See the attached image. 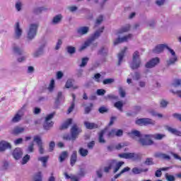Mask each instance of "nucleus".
Instances as JSON below:
<instances>
[{
    "label": "nucleus",
    "instance_id": "f257e3e1",
    "mask_svg": "<svg viewBox=\"0 0 181 181\" xmlns=\"http://www.w3.org/2000/svg\"><path fill=\"white\" fill-rule=\"evenodd\" d=\"M104 32V27L100 28L99 30H96L95 33L87 40L84 42L83 45H81L79 50L80 52H83L85 49H87L94 40H97L101 36V34Z\"/></svg>",
    "mask_w": 181,
    "mask_h": 181
},
{
    "label": "nucleus",
    "instance_id": "f03ea898",
    "mask_svg": "<svg viewBox=\"0 0 181 181\" xmlns=\"http://www.w3.org/2000/svg\"><path fill=\"white\" fill-rule=\"evenodd\" d=\"M37 29H39V23H30L27 30V39L28 40H33L37 35Z\"/></svg>",
    "mask_w": 181,
    "mask_h": 181
},
{
    "label": "nucleus",
    "instance_id": "7ed1b4c3",
    "mask_svg": "<svg viewBox=\"0 0 181 181\" xmlns=\"http://www.w3.org/2000/svg\"><path fill=\"white\" fill-rule=\"evenodd\" d=\"M142 62L141 61V56L139 52L135 51L132 55V62L130 63V68L132 70H136L141 67Z\"/></svg>",
    "mask_w": 181,
    "mask_h": 181
},
{
    "label": "nucleus",
    "instance_id": "20e7f679",
    "mask_svg": "<svg viewBox=\"0 0 181 181\" xmlns=\"http://www.w3.org/2000/svg\"><path fill=\"white\" fill-rule=\"evenodd\" d=\"M166 49L171 54V57H170L166 61V66L169 67L170 66H174V64H176V62H177V56L176 55V52H175V50L172 49V48L169 47L168 45L166 47Z\"/></svg>",
    "mask_w": 181,
    "mask_h": 181
},
{
    "label": "nucleus",
    "instance_id": "39448f33",
    "mask_svg": "<svg viewBox=\"0 0 181 181\" xmlns=\"http://www.w3.org/2000/svg\"><path fill=\"white\" fill-rule=\"evenodd\" d=\"M151 134H144L141 136L139 139V143L141 146H151V145H153V141H152V137H149Z\"/></svg>",
    "mask_w": 181,
    "mask_h": 181
},
{
    "label": "nucleus",
    "instance_id": "423d86ee",
    "mask_svg": "<svg viewBox=\"0 0 181 181\" xmlns=\"http://www.w3.org/2000/svg\"><path fill=\"white\" fill-rule=\"evenodd\" d=\"M13 38L16 40H19L21 37H22V35H23V30L22 29V27H21V23L19 22H16L13 25Z\"/></svg>",
    "mask_w": 181,
    "mask_h": 181
},
{
    "label": "nucleus",
    "instance_id": "0eeeda50",
    "mask_svg": "<svg viewBox=\"0 0 181 181\" xmlns=\"http://www.w3.org/2000/svg\"><path fill=\"white\" fill-rule=\"evenodd\" d=\"M25 108H26V105H24L14 115L11 119V122L16 124L22 120L23 115H25Z\"/></svg>",
    "mask_w": 181,
    "mask_h": 181
},
{
    "label": "nucleus",
    "instance_id": "6e6552de",
    "mask_svg": "<svg viewBox=\"0 0 181 181\" xmlns=\"http://www.w3.org/2000/svg\"><path fill=\"white\" fill-rule=\"evenodd\" d=\"M82 130L77 124H74L71 128V135L72 136V141H76L78 135L81 134Z\"/></svg>",
    "mask_w": 181,
    "mask_h": 181
},
{
    "label": "nucleus",
    "instance_id": "1a4fd4ad",
    "mask_svg": "<svg viewBox=\"0 0 181 181\" xmlns=\"http://www.w3.org/2000/svg\"><path fill=\"white\" fill-rule=\"evenodd\" d=\"M54 117V112L50 113L45 117V122H44V129L47 131H49L52 127H53V122L52 119Z\"/></svg>",
    "mask_w": 181,
    "mask_h": 181
},
{
    "label": "nucleus",
    "instance_id": "9d476101",
    "mask_svg": "<svg viewBox=\"0 0 181 181\" xmlns=\"http://www.w3.org/2000/svg\"><path fill=\"white\" fill-rule=\"evenodd\" d=\"M119 158L124 159H132L133 160H138L139 159V154L136 153H124L119 154Z\"/></svg>",
    "mask_w": 181,
    "mask_h": 181
},
{
    "label": "nucleus",
    "instance_id": "9b49d317",
    "mask_svg": "<svg viewBox=\"0 0 181 181\" xmlns=\"http://www.w3.org/2000/svg\"><path fill=\"white\" fill-rule=\"evenodd\" d=\"M159 63H160V59H159V57H155L147 62L145 64V67L146 69H153V67H156Z\"/></svg>",
    "mask_w": 181,
    "mask_h": 181
},
{
    "label": "nucleus",
    "instance_id": "f8f14e48",
    "mask_svg": "<svg viewBox=\"0 0 181 181\" xmlns=\"http://www.w3.org/2000/svg\"><path fill=\"white\" fill-rule=\"evenodd\" d=\"M46 47V43L42 44L33 53V57L35 59L40 57L45 54V48Z\"/></svg>",
    "mask_w": 181,
    "mask_h": 181
},
{
    "label": "nucleus",
    "instance_id": "ddd939ff",
    "mask_svg": "<svg viewBox=\"0 0 181 181\" xmlns=\"http://www.w3.org/2000/svg\"><path fill=\"white\" fill-rule=\"evenodd\" d=\"M34 142H35L38 146V151L40 155L45 153V148H43V141L39 136H34Z\"/></svg>",
    "mask_w": 181,
    "mask_h": 181
},
{
    "label": "nucleus",
    "instance_id": "4468645a",
    "mask_svg": "<svg viewBox=\"0 0 181 181\" xmlns=\"http://www.w3.org/2000/svg\"><path fill=\"white\" fill-rule=\"evenodd\" d=\"M131 37H132V34H129L128 35H126L123 37L117 38L114 41V45H119V43H124V42H128V40H129Z\"/></svg>",
    "mask_w": 181,
    "mask_h": 181
},
{
    "label": "nucleus",
    "instance_id": "2eb2a0df",
    "mask_svg": "<svg viewBox=\"0 0 181 181\" xmlns=\"http://www.w3.org/2000/svg\"><path fill=\"white\" fill-rule=\"evenodd\" d=\"M90 32V28L88 26H82L77 29L78 36H84Z\"/></svg>",
    "mask_w": 181,
    "mask_h": 181
},
{
    "label": "nucleus",
    "instance_id": "dca6fc26",
    "mask_svg": "<svg viewBox=\"0 0 181 181\" xmlns=\"http://www.w3.org/2000/svg\"><path fill=\"white\" fill-rule=\"evenodd\" d=\"M22 155H23V152L22 151V148H16L13 151V156L16 160L21 159V158H22Z\"/></svg>",
    "mask_w": 181,
    "mask_h": 181
},
{
    "label": "nucleus",
    "instance_id": "f3484780",
    "mask_svg": "<svg viewBox=\"0 0 181 181\" xmlns=\"http://www.w3.org/2000/svg\"><path fill=\"white\" fill-rule=\"evenodd\" d=\"M167 45L165 44H160L157 45L153 50V53H156L157 54H159V53H162L165 49L167 47Z\"/></svg>",
    "mask_w": 181,
    "mask_h": 181
},
{
    "label": "nucleus",
    "instance_id": "a211bd4d",
    "mask_svg": "<svg viewBox=\"0 0 181 181\" xmlns=\"http://www.w3.org/2000/svg\"><path fill=\"white\" fill-rule=\"evenodd\" d=\"M13 52L14 54H17V56H22L23 54V48L20 47L19 45H14L13 47Z\"/></svg>",
    "mask_w": 181,
    "mask_h": 181
},
{
    "label": "nucleus",
    "instance_id": "6ab92c4d",
    "mask_svg": "<svg viewBox=\"0 0 181 181\" xmlns=\"http://www.w3.org/2000/svg\"><path fill=\"white\" fill-rule=\"evenodd\" d=\"M98 54L102 57H106V56H108V47H101L98 52Z\"/></svg>",
    "mask_w": 181,
    "mask_h": 181
},
{
    "label": "nucleus",
    "instance_id": "aec40b11",
    "mask_svg": "<svg viewBox=\"0 0 181 181\" xmlns=\"http://www.w3.org/2000/svg\"><path fill=\"white\" fill-rule=\"evenodd\" d=\"M6 149H11V144L5 141L0 142V152H4Z\"/></svg>",
    "mask_w": 181,
    "mask_h": 181
},
{
    "label": "nucleus",
    "instance_id": "412c9836",
    "mask_svg": "<svg viewBox=\"0 0 181 181\" xmlns=\"http://www.w3.org/2000/svg\"><path fill=\"white\" fill-rule=\"evenodd\" d=\"M128 50V47H125L122 51L118 54V66H121L124 56H125V52Z\"/></svg>",
    "mask_w": 181,
    "mask_h": 181
},
{
    "label": "nucleus",
    "instance_id": "4be33fe9",
    "mask_svg": "<svg viewBox=\"0 0 181 181\" xmlns=\"http://www.w3.org/2000/svg\"><path fill=\"white\" fill-rule=\"evenodd\" d=\"M132 172L133 175H139L142 173L148 172V168L142 169L141 168L134 167L132 169Z\"/></svg>",
    "mask_w": 181,
    "mask_h": 181
},
{
    "label": "nucleus",
    "instance_id": "5701e85b",
    "mask_svg": "<svg viewBox=\"0 0 181 181\" xmlns=\"http://www.w3.org/2000/svg\"><path fill=\"white\" fill-rule=\"evenodd\" d=\"M155 157L159 158L160 159H163L164 160H170V156L163 153H156L155 154Z\"/></svg>",
    "mask_w": 181,
    "mask_h": 181
},
{
    "label": "nucleus",
    "instance_id": "b1692460",
    "mask_svg": "<svg viewBox=\"0 0 181 181\" xmlns=\"http://www.w3.org/2000/svg\"><path fill=\"white\" fill-rule=\"evenodd\" d=\"M77 162V151H74L70 158V165L71 166H74Z\"/></svg>",
    "mask_w": 181,
    "mask_h": 181
},
{
    "label": "nucleus",
    "instance_id": "393cba45",
    "mask_svg": "<svg viewBox=\"0 0 181 181\" xmlns=\"http://www.w3.org/2000/svg\"><path fill=\"white\" fill-rule=\"evenodd\" d=\"M107 129L105 128V129L102 130L99 134V142L100 144H105V139H104V135L107 134Z\"/></svg>",
    "mask_w": 181,
    "mask_h": 181
},
{
    "label": "nucleus",
    "instance_id": "a878e982",
    "mask_svg": "<svg viewBox=\"0 0 181 181\" xmlns=\"http://www.w3.org/2000/svg\"><path fill=\"white\" fill-rule=\"evenodd\" d=\"M84 125L87 129H95L96 128H98V124L95 123H91L90 122H85Z\"/></svg>",
    "mask_w": 181,
    "mask_h": 181
},
{
    "label": "nucleus",
    "instance_id": "bb28decb",
    "mask_svg": "<svg viewBox=\"0 0 181 181\" xmlns=\"http://www.w3.org/2000/svg\"><path fill=\"white\" fill-rule=\"evenodd\" d=\"M167 130L168 131V132H170V134H173V135L181 136V132L175 128H173L171 127H168Z\"/></svg>",
    "mask_w": 181,
    "mask_h": 181
},
{
    "label": "nucleus",
    "instance_id": "cd10ccee",
    "mask_svg": "<svg viewBox=\"0 0 181 181\" xmlns=\"http://www.w3.org/2000/svg\"><path fill=\"white\" fill-rule=\"evenodd\" d=\"M62 19H63V16L62 14H59L55 16L52 19V25H57L62 22Z\"/></svg>",
    "mask_w": 181,
    "mask_h": 181
},
{
    "label": "nucleus",
    "instance_id": "c85d7f7f",
    "mask_svg": "<svg viewBox=\"0 0 181 181\" xmlns=\"http://www.w3.org/2000/svg\"><path fill=\"white\" fill-rule=\"evenodd\" d=\"M64 101V95H63V93L58 92L57 98L55 100L56 104H60V103H63Z\"/></svg>",
    "mask_w": 181,
    "mask_h": 181
},
{
    "label": "nucleus",
    "instance_id": "c756f323",
    "mask_svg": "<svg viewBox=\"0 0 181 181\" xmlns=\"http://www.w3.org/2000/svg\"><path fill=\"white\" fill-rule=\"evenodd\" d=\"M151 139H156L157 141H160L161 139H163L165 138V134H150L149 136H147Z\"/></svg>",
    "mask_w": 181,
    "mask_h": 181
},
{
    "label": "nucleus",
    "instance_id": "7c9ffc66",
    "mask_svg": "<svg viewBox=\"0 0 181 181\" xmlns=\"http://www.w3.org/2000/svg\"><path fill=\"white\" fill-rule=\"evenodd\" d=\"M73 122V119H68L61 127L60 129H67L69 126L71 125Z\"/></svg>",
    "mask_w": 181,
    "mask_h": 181
},
{
    "label": "nucleus",
    "instance_id": "2f4dec72",
    "mask_svg": "<svg viewBox=\"0 0 181 181\" xmlns=\"http://www.w3.org/2000/svg\"><path fill=\"white\" fill-rule=\"evenodd\" d=\"M38 160L40 162H42L43 168H46L47 166V160H49V156L39 157Z\"/></svg>",
    "mask_w": 181,
    "mask_h": 181
},
{
    "label": "nucleus",
    "instance_id": "473e14b6",
    "mask_svg": "<svg viewBox=\"0 0 181 181\" xmlns=\"http://www.w3.org/2000/svg\"><path fill=\"white\" fill-rule=\"evenodd\" d=\"M25 131V128L21 127H16L13 130V134L14 135H19V134H22Z\"/></svg>",
    "mask_w": 181,
    "mask_h": 181
},
{
    "label": "nucleus",
    "instance_id": "72a5a7b5",
    "mask_svg": "<svg viewBox=\"0 0 181 181\" xmlns=\"http://www.w3.org/2000/svg\"><path fill=\"white\" fill-rule=\"evenodd\" d=\"M67 156H69V153L67 151H63L59 157V162L62 163L63 162H64V160H66V158H67Z\"/></svg>",
    "mask_w": 181,
    "mask_h": 181
},
{
    "label": "nucleus",
    "instance_id": "f704fd0d",
    "mask_svg": "<svg viewBox=\"0 0 181 181\" xmlns=\"http://www.w3.org/2000/svg\"><path fill=\"white\" fill-rule=\"evenodd\" d=\"M131 29V26L129 25H127L124 27L122 28L120 30H118L117 35H121L122 33H125L128 32Z\"/></svg>",
    "mask_w": 181,
    "mask_h": 181
},
{
    "label": "nucleus",
    "instance_id": "c9c22d12",
    "mask_svg": "<svg viewBox=\"0 0 181 181\" xmlns=\"http://www.w3.org/2000/svg\"><path fill=\"white\" fill-rule=\"evenodd\" d=\"M125 163L124 161H120L117 163V161H115V163L113 165H116V167L114 169V173H117V172H118L119 170V169H121V167L122 166V165H124Z\"/></svg>",
    "mask_w": 181,
    "mask_h": 181
},
{
    "label": "nucleus",
    "instance_id": "e433bc0d",
    "mask_svg": "<svg viewBox=\"0 0 181 181\" xmlns=\"http://www.w3.org/2000/svg\"><path fill=\"white\" fill-rule=\"evenodd\" d=\"M156 122L155 120H153L152 119L149 118H144V125H155Z\"/></svg>",
    "mask_w": 181,
    "mask_h": 181
},
{
    "label": "nucleus",
    "instance_id": "4c0bfd02",
    "mask_svg": "<svg viewBox=\"0 0 181 181\" xmlns=\"http://www.w3.org/2000/svg\"><path fill=\"white\" fill-rule=\"evenodd\" d=\"M9 168V162L4 160L1 163V170H8Z\"/></svg>",
    "mask_w": 181,
    "mask_h": 181
},
{
    "label": "nucleus",
    "instance_id": "58836bf2",
    "mask_svg": "<svg viewBox=\"0 0 181 181\" xmlns=\"http://www.w3.org/2000/svg\"><path fill=\"white\" fill-rule=\"evenodd\" d=\"M78 153L81 155V156L86 158V156L88 155V150L81 148L78 151Z\"/></svg>",
    "mask_w": 181,
    "mask_h": 181
},
{
    "label": "nucleus",
    "instance_id": "ea45409f",
    "mask_svg": "<svg viewBox=\"0 0 181 181\" xmlns=\"http://www.w3.org/2000/svg\"><path fill=\"white\" fill-rule=\"evenodd\" d=\"M103 21H104V16H99L97 18H96V21H95V26L97 27V26H100V24L103 23Z\"/></svg>",
    "mask_w": 181,
    "mask_h": 181
},
{
    "label": "nucleus",
    "instance_id": "a19ab883",
    "mask_svg": "<svg viewBox=\"0 0 181 181\" xmlns=\"http://www.w3.org/2000/svg\"><path fill=\"white\" fill-rule=\"evenodd\" d=\"M115 108H117L119 111H122V107H124V103L122 101H117L115 103Z\"/></svg>",
    "mask_w": 181,
    "mask_h": 181
},
{
    "label": "nucleus",
    "instance_id": "79ce46f5",
    "mask_svg": "<svg viewBox=\"0 0 181 181\" xmlns=\"http://www.w3.org/2000/svg\"><path fill=\"white\" fill-rule=\"evenodd\" d=\"M88 57H83L81 59V63L79 65V67H86V66H87V63H88Z\"/></svg>",
    "mask_w": 181,
    "mask_h": 181
},
{
    "label": "nucleus",
    "instance_id": "37998d69",
    "mask_svg": "<svg viewBox=\"0 0 181 181\" xmlns=\"http://www.w3.org/2000/svg\"><path fill=\"white\" fill-rule=\"evenodd\" d=\"M144 163H145V165H147L148 166L155 165V163L153 162V158H146Z\"/></svg>",
    "mask_w": 181,
    "mask_h": 181
},
{
    "label": "nucleus",
    "instance_id": "c03bdc74",
    "mask_svg": "<svg viewBox=\"0 0 181 181\" xmlns=\"http://www.w3.org/2000/svg\"><path fill=\"white\" fill-rule=\"evenodd\" d=\"M35 151V144L33 142H31L27 148V152H29L30 153H32Z\"/></svg>",
    "mask_w": 181,
    "mask_h": 181
},
{
    "label": "nucleus",
    "instance_id": "a18cd8bd",
    "mask_svg": "<svg viewBox=\"0 0 181 181\" xmlns=\"http://www.w3.org/2000/svg\"><path fill=\"white\" fill-rule=\"evenodd\" d=\"M66 50L69 54H74L76 53V47H74L68 46L66 47Z\"/></svg>",
    "mask_w": 181,
    "mask_h": 181
},
{
    "label": "nucleus",
    "instance_id": "49530a36",
    "mask_svg": "<svg viewBox=\"0 0 181 181\" xmlns=\"http://www.w3.org/2000/svg\"><path fill=\"white\" fill-rule=\"evenodd\" d=\"M115 163V160H112V163H110V165L108 166H106L104 168V172H105V173H108V172H110V170H111L112 168V165Z\"/></svg>",
    "mask_w": 181,
    "mask_h": 181
},
{
    "label": "nucleus",
    "instance_id": "de8ad7c7",
    "mask_svg": "<svg viewBox=\"0 0 181 181\" xmlns=\"http://www.w3.org/2000/svg\"><path fill=\"white\" fill-rule=\"evenodd\" d=\"M30 160V156H29V154L25 155L22 159V165H26V163H28V162H29Z\"/></svg>",
    "mask_w": 181,
    "mask_h": 181
},
{
    "label": "nucleus",
    "instance_id": "09e8293b",
    "mask_svg": "<svg viewBox=\"0 0 181 181\" xmlns=\"http://www.w3.org/2000/svg\"><path fill=\"white\" fill-rule=\"evenodd\" d=\"M42 11H45V8L38 7V8H34L33 13H35V15H39L40 13H42Z\"/></svg>",
    "mask_w": 181,
    "mask_h": 181
},
{
    "label": "nucleus",
    "instance_id": "8fccbe9b",
    "mask_svg": "<svg viewBox=\"0 0 181 181\" xmlns=\"http://www.w3.org/2000/svg\"><path fill=\"white\" fill-rule=\"evenodd\" d=\"M130 135H134V136H137L138 138H141L142 135H141V132L138 130H133L131 132Z\"/></svg>",
    "mask_w": 181,
    "mask_h": 181
},
{
    "label": "nucleus",
    "instance_id": "3c124183",
    "mask_svg": "<svg viewBox=\"0 0 181 181\" xmlns=\"http://www.w3.org/2000/svg\"><path fill=\"white\" fill-rule=\"evenodd\" d=\"M165 177L167 181H175V176L169 175L168 173H165Z\"/></svg>",
    "mask_w": 181,
    "mask_h": 181
},
{
    "label": "nucleus",
    "instance_id": "603ef678",
    "mask_svg": "<svg viewBox=\"0 0 181 181\" xmlns=\"http://www.w3.org/2000/svg\"><path fill=\"white\" fill-rule=\"evenodd\" d=\"M172 86L175 88L176 87H180L181 86V80L180 79H175L174 80Z\"/></svg>",
    "mask_w": 181,
    "mask_h": 181
},
{
    "label": "nucleus",
    "instance_id": "864d4df0",
    "mask_svg": "<svg viewBox=\"0 0 181 181\" xmlns=\"http://www.w3.org/2000/svg\"><path fill=\"white\" fill-rule=\"evenodd\" d=\"M107 138H114L115 136V129H112L107 134Z\"/></svg>",
    "mask_w": 181,
    "mask_h": 181
},
{
    "label": "nucleus",
    "instance_id": "5fc2aeb1",
    "mask_svg": "<svg viewBox=\"0 0 181 181\" xmlns=\"http://www.w3.org/2000/svg\"><path fill=\"white\" fill-rule=\"evenodd\" d=\"M54 88V79H52L49 83L48 90L49 91H53Z\"/></svg>",
    "mask_w": 181,
    "mask_h": 181
},
{
    "label": "nucleus",
    "instance_id": "6e6d98bb",
    "mask_svg": "<svg viewBox=\"0 0 181 181\" xmlns=\"http://www.w3.org/2000/svg\"><path fill=\"white\" fill-rule=\"evenodd\" d=\"M84 72V70L83 69H78L76 70V76L80 78V77H83V73Z\"/></svg>",
    "mask_w": 181,
    "mask_h": 181
},
{
    "label": "nucleus",
    "instance_id": "4d7b16f0",
    "mask_svg": "<svg viewBox=\"0 0 181 181\" xmlns=\"http://www.w3.org/2000/svg\"><path fill=\"white\" fill-rule=\"evenodd\" d=\"M65 87L66 88H71V87H73V81L71 79L67 80Z\"/></svg>",
    "mask_w": 181,
    "mask_h": 181
},
{
    "label": "nucleus",
    "instance_id": "13d9d810",
    "mask_svg": "<svg viewBox=\"0 0 181 181\" xmlns=\"http://www.w3.org/2000/svg\"><path fill=\"white\" fill-rule=\"evenodd\" d=\"M27 58H28V57L26 55L21 56V57L17 58V62L18 63H23V62L26 61Z\"/></svg>",
    "mask_w": 181,
    "mask_h": 181
},
{
    "label": "nucleus",
    "instance_id": "bf43d9fd",
    "mask_svg": "<svg viewBox=\"0 0 181 181\" xmlns=\"http://www.w3.org/2000/svg\"><path fill=\"white\" fill-rule=\"evenodd\" d=\"M165 2H166V0H156V5H157L158 6H163Z\"/></svg>",
    "mask_w": 181,
    "mask_h": 181
},
{
    "label": "nucleus",
    "instance_id": "052dcab7",
    "mask_svg": "<svg viewBox=\"0 0 181 181\" xmlns=\"http://www.w3.org/2000/svg\"><path fill=\"white\" fill-rule=\"evenodd\" d=\"M35 181H42V173H38L37 175L34 177Z\"/></svg>",
    "mask_w": 181,
    "mask_h": 181
},
{
    "label": "nucleus",
    "instance_id": "680f3d73",
    "mask_svg": "<svg viewBox=\"0 0 181 181\" xmlns=\"http://www.w3.org/2000/svg\"><path fill=\"white\" fill-rule=\"evenodd\" d=\"M92 107H93V103H90V106L86 107H85V114H90Z\"/></svg>",
    "mask_w": 181,
    "mask_h": 181
},
{
    "label": "nucleus",
    "instance_id": "e2e57ef3",
    "mask_svg": "<svg viewBox=\"0 0 181 181\" xmlns=\"http://www.w3.org/2000/svg\"><path fill=\"white\" fill-rule=\"evenodd\" d=\"M55 146L56 144L54 143V141H51L49 146V152H53Z\"/></svg>",
    "mask_w": 181,
    "mask_h": 181
},
{
    "label": "nucleus",
    "instance_id": "0e129e2a",
    "mask_svg": "<svg viewBox=\"0 0 181 181\" xmlns=\"http://www.w3.org/2000/svg\"><path fill=\"white\" fill-rule=\"evenodd\" d=\"M16 9L19 12L22 10V3L21 1H18L16 3Z\"/></svg>",
    "mask_w": 181,
    "mask_h": 181
},
{
    "label": "nucleus",
    "instance_id": "69168bd1",
    "mask_svg": "<svg viewBox=\"0 0 181 181\" xmlns=\"http://www.w3.org/2000/svg\"><path fill=\"white\" fill-rule=\"evenodd\" d=\"M107 91L104 89H98L96 93L98 95H104Z\"/></svg>",
    "mask_w": 181,
    "mask_h": 181
},
{
    "label": "nucleus",
    "instance_id": "338daca9",
    "mask_svg": "<svg viewBox=\"0 0 181 181\" xmlns=\"http://www.w3.org/2000/svg\"><path fill=\"white\" fill-rule=\"evenodd\" d=\"M114 83V79L112 78H106L103 81V84H112Z\"/></svg>",
    "mask_w": 181,
    "mask_h": 181
},
{
    "label": "nucleus",
    "instance_id": "774afa93",
    "mask_svg": "<svg viewBox=\"0 0 181 181\" xmlns=\"http://www.w3.org/2000/svg\"><path fill=\"white\" fill-rule=\"evenodd\" d=\"M96 175L98 177H99V179H101V177H103V169L96 170Z\"/></svg>",
    "mask_w": 181,
    "mask_h": 181
}]
</instances>
